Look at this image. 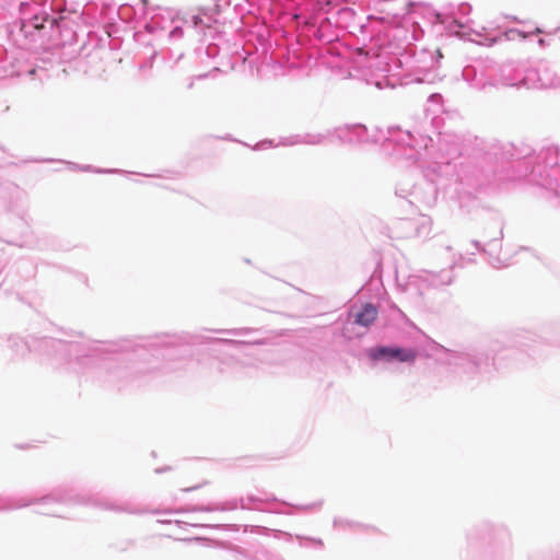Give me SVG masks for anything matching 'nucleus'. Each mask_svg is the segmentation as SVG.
I'll use <instances>...</instances> for the list:
<instances>
[{"mask_svg":"<svg viewBox=\"0 0 560 560\" xmlns=\"http://www.w3.org/2000/svg\"><path fill=\"white\" fill-rule=\"evenodd\" d=\"M377 314V308L373 304L366 303L355 312L354 323L363 327H369L374 323Z\"/></svg>","mask_w":560,"mask_h":560,"instance_id":"nucleus-2","label":"nucleus"},{"mask_svg":"<svg viewBox=\"0 0 560 560\" xmlns=\"http://www.w3.org/2000/svg\"><path fill=\"white\" fill-rule=\"evenodd\" d=\"M206 482H200V483H197L192 487H189V488H185L184 491H191V490H197L199 488H201Z\"/></svg>","mask_w":560,"mask_h":560,"instance_id":"nucleus-3","label":"nucleus"},{"mask_svg":"<svg viewBox=\"0 0 560 560\" xmlns=\"http://www.w3.org/2000/svg\"><path fill=\"white\" fill-rule=\"evenodd\" d=\"M44 21H45V22H47V21H48V19H44ZM49 22H50V24L52 25V24L55 23V20H54V19H49Z\"/></svg>","mask_w":560,"mask_h":560,"instance_id":"nucleus-6","label":"nucleus"},{"mask_svg":"<svg viewBox=\"0 0 560 560\" xmlns=\"http://www.w3.org/2000/svg\"><path fill=\"white\" fill-rule=\"evenodd\" d=\"M416 351L404 348L380 347L372 354L373 359L385 358L387 360H398L400 362H412L416 359Z\"/></svg>","mask_w":560,"mask_h":560,"instance_id":"nucleus-1","label":"nucleus"},{"mask_svg":"<svg viewBox=\"0 0 560 560\" xmlns=\"http://www.w3.org/2000/svg\"><path fill=\"white\" fill-rule=\"evenodd\" d=\"M144 5L149 3V0H141Z\"/></svg>","mask_w":560,"mask_h":560,"instance_id":"nucleus-7","label":"nucleus"},{"mask_svg":"<svg viewBox=\"0 0 560 560\" xmlns=\"http://www.w3.org/2000/svg\"><path fill=\"white\" fill-rule=\"evenodd\" d=\"M28 73H30V75H35V73H36V69H32V70H30V72H28Z\"/></svg>","mask_w":560,"mask_h":560,"instance_id":"nucleus-5","label":"nucleus"},{"mask_svg":"<svg viewBox=\"0 0 560 560\" xmlns=\"http://www.w3.org/2000/svg\"><path fill=\"white\" fill-rule=\"evenodd\" d=\"M34 27H35V28H37V30H39V28H43V27H44V25H43V24H37V23H35V24H34Z\"/></svg>","mask_w":560,"mask_h":560,"instance_id":"nucleus-4","label":"nucleus"}]
</instances>
